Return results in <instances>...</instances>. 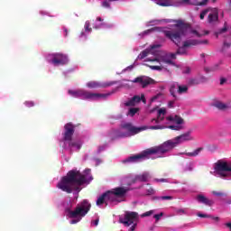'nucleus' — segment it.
Instances as JSON below:
<instances>
[{"instance_id":"c03bdc74","label":"nucleus","mask_w":231,"mask_h":231,"mask_svg":"<svg viewBox=\"0 0 231 231\" xmlns=\"http://www.w3.org/2000/svg\"><path fill=\"white\" fill-rule=\"evenodd\" d=\"M148 196H152V194H154V189L150 187L149 189L146 190Z\"/></svg>"},{"instance_id":"72a5a7b5","label":"nucleus","mask_w":231,"mask_h":231,"mask_svg":"<svg viewBox=\"0 0 231 231\" xmlns=\"http://www.w3.org/2000/svg\"><path fill=\"white\" fill-rule=\"evenodd\" d=\"M208 12H210V8L205 9L200 13V19L201 21H203V19H205V15H207V14H208Z\"/></svg>"},{"instance_id":"0e129e2a","label":"nucleus","mask_w":231,"mask_h":231,"mask_svg":"<svg viewBox=\"0 0 231 231\" xmlns=\"http://www.w3.org/2000/svg\"><path fill=\"white\" fill-rule=\"evenodd\" d=\"M185 73H190V69L187 68Z\"/></svg>"},{"instance_id":"f3484780","label":"nucleus","mask_w":231,"mask_h":231,"mask_svg":"<svg viewBox=\"0 0 231 231\" xmlns=\"http://www.w3.org/2000/svg\"><path fill=\"white\" fill-rule=\"evenodd\" d=\"M197 201L199 203H202V205H206V207H212V205H214V200L205 197L204 195H198Z\"/></svg>"},{"instance_id":"f8f14e48","label":"nucleus","mask_w":231,"mask_h":231,"mask_svg":"<svg viewBox=\"0 0 231 231\" xmlns=\"http://www.w3.org/2000/svg\"><path fill=\"white\" fill-rule=\"evenodd\" d=\"M134 84H140L142 88H145L147 86H151V84H154V79L146 77V76H139L132 80Z\"/></svg>"},{"instance_id":"a18cd8bd","label":"nucleus","mask_w":231,"mask_h":231,"mask_svg":"<svg viewBox=\"0 0 231 231\" xmlns=\"http://www.w3.org/2000/svg\"><path fill=\"white\" fill-rule=\"evenodd\" d=\"M166 120H167L168 122H174V120H175V116H169L166 117Z\"/></svg>"},{"instance_id":"9b49d317","label":"nucleus","mask_w":231,"mask_h":231,"mask_svg":"<svg viewBox=\"0 0 231 231\" xmlns=\"http://www.w3.org/2000/svg\"><path fill=\"white\" fill-rule=\"evenodd\" d=\"M129 136H134V134H131V132L127 131V133L121 132L120 130H111L108 133V138L113 142L115 140H118V138H127Z\"/></svg>"},{"instance_id":"dca6fc26","label":"nucleus","mask_w":231,"mask_h":231,"mask_svg":"<svg viewBox=\"0 0 231 231\" xmlns=\"http://www.w3.org/2000/svg\"><path fill=\"white\" fill-rule=\"evenodd\" d=\"M209 12L210 13L208 16V23H209V24H214L215 23H217V21H219V12L217 11V9H210Z\"/></svg>"},{"instance_id":"c756f323","label":"nucleus","mask_w":231,"mask_h":231,"mask_svg":"<svg viewBox=\"0 0 231 231\" xmlns=\"http://www.w3.org/2000/svg\"><path fill=\"white\" fill-rule=\"evenodd\" d=\"M212 194L217 198L226 197V193L223 191H212Z\"/></svg>"},{"instance_id":"5fc2aeb1","label":"nucleus","mask_w":231,"mask_h":231,"mask_svg":"<svg viewBox=\"0 0 231 231\" xmlns=\"http://www.w3.org/2000/svg\"><path fill=\"white\" fill-rule=\"evenodd\" d=\"M225 82H226V79L222 78V79H220V85L223 86V84H225Z\"/></svg>"},{"instance_id":"473e14b6","label":"nucleus","mask_w":231,"mask_h":231,"mask_svg":"<svg viewBox=\"0 0 231 231\" xmlns=\"http://www.w3.org/2000/svg\"><path fill=\"white\" fill-rule=\"evenodd\" d=\"M168 129H171L172 131H181L183 127H181V125H169Z\"/></svg>"},{"instance_id":"ea45409f","label":"nucleus","mask_w":231,"mask_h":231,"mask_svg":"<svg viewBox=\"0 0 231 231\" xmlns=\"http://www.w3.org/2000/svg\"><path fill=\"white\" fill-rule=\"evenodd\" d=\"M24 104L26 107H33V106H35V103H33V101H25Z\"/></svg>"},{"instance_id":"4c0bfd02","label":"nucleus","mask_w":231,"mask_h":231,"mask_svg":"<svg viewBox=\"0 0 231 231\" xmlns=\"http://www.w3.org/2000/svg\"><path fill=\"white\" fill-rule=\"evenodd\" d=\"M102 6H103V8H111V4H109V1L104 0L102 2Z\"/></svg>"},{"instance_id":"69168bd1","label":"nucleus","mask_w":231,"mask_h":231,"mask_svg":"<svg viewBox=\"0 0 231 231\" xmlns=\"http://www.w3.org/2000/svg\"><path fill=\"white\" fill-rule=\"evenodd\" d=\"M97 21L102 22V21H104V20L102 19V17H97Z\"/></svg>"},{"instance_id":"b1692460","label":"nucleus","mask_w":231,"mask_h":231,"mask_svg":"<svg viewBox=\"0 0 231 231\" xmlns=\"http://www.w3.org/2000/svg\"><path fill=\"white\" fill-rule=\"evenodd\" d=\"M203 151V148L199 147L197 150L190 152H185L184 154L186 156H189V157H196L199 154V152H201Z\"/></svg>"},{"instance_id":"2f4dec72","label":"nucleus","mask_w":231,"mask_h":231,"mask_svg":"<svg viewBox=\"0 0 231 231\" xmlns=\"http://www.w3.org/2000/svg\"><path fill=\"white\" fill-rule=\"evenodd\" d=\"M173 122H175L178 125H181V124H183V118H181L180 116H175Z\"/></svg>"},{"instance_id":"09e8293b","label":"nucleus","mask_w":231,"mask_h":231,"mask_svg":"<svg viewBox=\"0 0 231 231\" xmlns=\"http://www.w3.org/2000/svg\"><path fill=\"white\" fill-rule=\"evenodd\" d=\"M149 62H160V60L158 58L154 59H148Z\"/></svg>"},{"instance_id":"79ce46f5","label":"nucleus","mask_w":231,"mask_h":231,"mask_svg":"<svg viewBox=\"0 0 231 231\" xmlns=\"http://www.w3.org/2000/svg\"><path fill=\"white\" fill-rule=\"evenodd\" d=\"M163 217V213H160V214H156L153 216L154 219H156V221H160V219Z\"/></svg>"},{"instance_id":"ddd939ff","label":"nucleus","mask_w":231,"mask_h":231,"mask_svg":"<svg viewBox=\"0 0 231 231\" xmlns=\"http://www.w3.org/2000/svg\"><path fill=\"white\" fill-rule=\"evenodd\" d=\"M191 131L186 132L175 138H173V142H175V145H180V143H185V142H192L194 137L191 135Z\"/></svg>"},{"instance_id":"9d476101","label":"nucleus","mask_w":231,"mask_h":231,"mask_svg":"<svg viewBox=\"0 0 231 231\" xmlns=\"http://www.w3.org/2000/svg\"><path fill=\"white\" fill-rule=\"evenodd\" d=\"M51 62L53 66H66L68 62H69V59H68V55L60 52H55L51 55Z\"/></svg>"},{"instance_id":"bf43d9fd","label":"nucleus","mask_w":231,"mask_h":231,"mask_svg":"<svg viewBox=\"0 0 231 231\" xmlns=\"http://www.w3.org/2000/svg\"><path fill=\"white\" fill-rule=\"evenodd\" d=\"M104 149H106V146H99L98 152H101V151H104Z\"/></svg>"},{"instance_id":"f03ea898","label":"nucleus","mask_w":231,"mask_h":231,"mask_svg":"<svg viewBox=\"0 0 231 231\" xmlns=\"http://www.w3.org/2000/svg\"><path fill=\"white\" fill-rule=\"evenodd\" d=\"M174 147H177L174 139L168 140L160 145L148 148L139 154H135L123 160L122 163H138V162H142V160H145V158H149V156H152V154H158L159 158H162L163 154L171 152Z\"/></svg>"},{"instance_id":"4d7b16f0","label":"nucleus","mask_w":231,"mask_h":231,"mask_svg":"<svg viewBox=\"0 0 231 231\" xmlns=\"http://www.w3.org/2000/svg\"><path fill=\"white\" fill-rule=\"evenodd\" d=\"M98 223H99V219L98 218L94 220L95 226H98Z\"/></svg>"},{"instance_id":"1a4fd4ad","label":"nucleus","mask_w":231,"mask_h":231,"mask_svg":"<svg viewBox=\"0 0 231 231\" xmlns=\"http://www.w3.org/2000/svg\"><path fill=\"white\" fill-rule=\"evenodd\" d=\"M122 129H125V131H129L130 134H138V133H142V131H147V129H152V130H158V129H165L167 126L163 125H152V126H140L136 127L133 125L131 123H125L121 125Z\"/></svg>"},{"instance_id":"c85d7f7f","label":"nucleus","mask_w":231,"mask_h":231,"mask_svg":"<svg viewBox=\"0 0 231 231\" xmlns=\"http://www.w3.org/2000/svg\"><path fill=\"white\" fill-rule=\"evenodd\" d=\"M138 111H140V108H136V107H133V108H130L129 109V116H134L137 113H138Z\"/></svg>"},{"instance_id":"13d9d810","label":"nucleus","mask_w":231,"mask_h":231,"mask_svg":"<svg viewBox=\"0 0 231 231\" xmlns=\"http://www.w3.org/2000/svg\"><path fill=\"white\" fill-rule=\"evenodd\" d=\"M161 122H163V120H165V115H161L160 119Z\"/></svg>"},{"instance_id":"39448f33","label":"nucleus","mask_w":231,"mask_h":231,"mask_svg":"<svg viewBox=\"0 0 231 231\" xmlns=\"http://www.w3.org/2000/svg\"><path fill=\"white\" fill-rule=\"evenodd\" d=\"M91 210V203L87 199H84L81 203L78 204L74 210H69V217L70 220V225H77L82 221V217H86L88 212Z\"/></svg>"},{"instance_id":"338daca9","label":"nucleus","mask_w":231,"mask_h":231,"mask_svg":"<svg viewBox=\"0 0 231 231\" xmlns=\"http://www.w3.org/2000/svg\"><path fill=\"white\" fill-rule=\"evenodd\" d=\"M190 0H183V3L189 4Z\"/></svg>"},{"instance_id":"423d86ee","label":"nucleus","mask_w":231,"mask_h":231,"mask_svg":"<svg viewBox=\"0 0 231 231\" xmlns=\"http://www.w3.org/2000/svg\"><path fill=\"white\" fill-rule=\"evenodd\" d=\"M65 132L63 133V142H69V147L70 149H78L80 151L82 148L81 140H73V134H75V125L71 123H68L64 125Z\"/></svg>"},{"instance_id":"20e7f679","label":"nucleus","mask_w":231,"mask_h":231,"mask_svg":"<svg viewBox=\"0 0 231 231\" xmlns=\"http://www.w3.org/2000/svg\"><path fill=\"white\" fill-rule=\"evenodd\" d=\"M131 189L127 187H117L113 189L112 190H108L105 193H103L101 196L97 198V207H100V205H107V201H116V198H125L127 195V192H129Z\"/></svg>"},{"instance_id":"680f3d73","label":"nucleus","mask_w":231,"mask_h":231,"mask_svg":"<svg viewBox=\"0 0 231 231\" xmlns=\"http://www.w3.org/2000/svg\"><path fill=\"white\" fill-rule=\"evenodd\" d=\"M226 226H227V228H229L230 231H231V223H226Z\"/></svg>"},{"instance_id":"a19ab883","label":"nucleus","mask_w":231,"mask_h":231,"mask_svg":"<svg viewBox=\"0 0 231 231\" xmlns=\"http://www.w3.org/2000/svg\"><path fill=\"white\" fill-rule=\"evenodd\" d=\"M149 68L151 69H155L156 71H162V67H160V66L151 65V66H149Z\"/></svg>"},{"instance_id":"a211bd4d","label":"nucleus","mask_w":231,"mask_h":231,"mask_svg":"<svg viewBox=\"0 0 231 231\" xmlns=\"http://www.w3.org/2000/svg\"><path fill=\"white\" fill-rule=\"evenodd\" d=\"M160 46H161L160 44L152 45L151 50L146 49V50L141 51V53L138 55L137 59L139 60L145 59V57H147V55L152 53V50H156V48H160Z\"/></svg>"},{"instance_id":"e2e57ef3","label":"nucleus","mask_w":231,"mask_h":231,"mask_svg":"<svg viewBox=\"0 0 231 231\" xmlns=\"http://www.w3.org/2000/svg\"><path fill=\"white\" fill-rule=\"evenodd\" d=\"M157 99H158V95L152 98V102H154V100H157Z\"/></svg>"},{"instance_id":"8fccbe9b","label":"nucleus","mask_w":231,"mask_h":231,"mask_svg":"<svg viewBox=\"0 0 231 231\" xmlns=\"http://www.w3.org/2000/svg\"><path fill=\"white\" fill-rule=\"evenodd\" d=\"M163 62H165V64H172V60L170 59H164Z\"/></svg>"},{"instance_id":"cd10ccee","label":"nucleus","mask_w":231,"mask_h":231,"mask_svg":"<svg viewBox=\"0 0 231 231\" xmlns=\"http://www.w3.org/2000/svg\"><path fill=\"white\" fill-rule=\"evenodd\" d=\"M224 46L226 48H230V46H231V33L230 32L228 33L227 38L224 41Z\"/></svg>"},{"instance_id":"c9c22d12","label":"nucleus","mask_w":231,"mask_h":231,"mask_svg":"<svg viewBox=\"0 0 231 231\" xmlns=\"http://www.w3.org/2000/svg\"><path fill=\"white\" fill-rule=\"evenodd\" d=\"M191 41H195L196 46L199 45V44H208V40H204V41H199V40H191Z\"/></svg>"},{"instance_id":"0eeeda50","label":"nucleus","mask_w":231,"mask_h":231,"mask_svg":"<svg viewBox=\"0 0 231 231\" xmlns=\"http://www.w3.org/2000/svg\"><path fill=\"white\" fill-rule=\"evenodd\" d=\"M140 221V216L134 211H125L124 217H119V223L124 226H130L128 231H135Z\"/></svg>"},{"instance_id":"052dcab7","label":"nucleus","mask_w":231,"mask_h":231,"mask_svg":"<svg viewBox=\"0 0 231 231\" xmlns=\"http://www.w3.org/2000/svg\"><path fill=\"white\" fill-rule=\"evenodd\" d=\"M158 181L164 183V182H167V179H159Z\"/></svg>"},{"instance_id":"e433bc0d","label":"nucleus","mask_w":231,"mask_h":231,"mask_svg":"<svg viewBox=\"0 0 231 231\" xmlns=\"http://www.w3.org/2000/svg\"><path fill=\"white\" fill-rule=\"evenodd\" d=\"M91 23H89V21H87L86 23H85V31L86 32H91Z\"/></svg>"},{"instance_id":"603ef678","label":"nucleus","mask_w":231,"mask_h":231,"mask_svg":"<svg viewBox=\"0 0 231 231\" xmlns=\"http://www.w3.org/2000/svg\"><path fill=\"white\" fill-rule=\"evenodd\" d=\"M168 106L171 107V108L174 107V101H170L168 103Z\"/></svg>"},{"instance_id":"4468645a","label":"nucleus","mask_w":231,"mask_h":231,"mask_svg":"<svg viewBox=\"0 0 231 231\" xmlns=\"http://www.w3.org/2000/svg\"><path fill=\"white\" fill-rule=\"evenodd\" d=\"M198 44V42L193 41V40H187L183 42V44L181 47L180 45H177L179 48L176 51L177 55H187V49L186 48H190V46H196Z\"/></svg>"},{"instance_id":"37998d69","label":"nucleus","mask_w":231,"mask_h":231,"mask_svg":"<svg viewBox=\"0 0 231 231\" xmlns=\"http://www.w3.org/2000/svg\"><path fill=\"white\" fill-rule=\"evenodd\" d=\"M172 196H162V197H158L157 199H172Z\"/></svg>"},{"instance_id":"58836bf2","label":"nucleus","mask_w":231,"mask_h":231,"mask_svg":"<svg viewBox=\"0 0 231 231\" xmlns=\"http://www.w3.org/2000/svg\"><path fill=\"white\" fill-rule=\"evenodd\" d=\"M154 211L150 210L141 215V217H149V216H152Z\"/></svg>"},{"instance_id":"6ab92c4d","label":"nucleus","mask_w":231,"mask_h":231,"mask_svg":"<svg viewBox=\"0 0 231 231\" xmlns=\"http://www.w3.org/2000/svg\"><path fill=\"white\" fill-rule=\"evenodd\" d=\"M166 114H167V110L165 108H160L158 110L157 118L152 119V122H155V124H162V121L160 120V116H162V115H166Z\"/></svg>"},{"instance_id":"f704fd0d","label":"nucleus","mask_w":231,"mask_h":231,"mask_svg":"<svg viewBox=\"0 0 231 231\" xmlns=\"http://www.w3.org/2000/svg\"><path fill=\"white\" fill-rule=\"evenodd\" d=\"M125 106L126 107H131V106H136V105L134 104V101L133 100V98H131V99H129L128 101H126V102L125 103Z\"/></svg>"},{"instance_id":"5701e85b","label":"nucleus","mask_w":231,"mask_h":231,"mask_svg":"<svg viewBox=\"0 0 231 231\" xmlns=\"http://www.w3.org/2000/svg\"><path fill=\"white\" fill-rule=\"evenodd\" d=\"M214 106L217 107V109H219L220 111H225L226 109H228V106H226V104L219 101L215 103Z\"/></svg>"},{"instance_id":"3c124183","label":"nucleus","mask_w":231,"mask_h":231,"mask_svg":"<svg viewBox=\"0 0 231 231\" xmlns=\"http://www.w3.org/2000/svg\"><path fill=\"white\" fill-rule=\"evenodd\" d=\"M134 69V65H130V66H128L126 69H125V70L126 71H131L132 69Z\"/></svg>"},{"instance_id":"7c9ffc66","label":"nucleus","mask_w":231,"mask_h":231,"mask_svg":"<svg viewBox=\"0 0 231 231\" xmlns=\"http://www.w3.org/2000/svg\"><path fill=\"white\" fill-rule=\"evenodd\" d=\"M208 3V0H201L196 3H192V5H195L196 6H205Z\"/></svg>"},{"instance_id":"de8ad7c7","label":"nucleus","mask_w":231,"mask_h":231,"mask_svg":"<svg viewBox=\"0 0 231 231\" xmlns=\"http://www.w3.org/2000/svg\"><path fill=\"white\" fill-rule=\"evenodd\" d=\"M198 217H210V215L199 213V214H198Z\"/></svg>"},{"instance_id":"49530a36","label":"nucleus","mask_w":231,"mask_h":231,"mask_svg":"<svg viewBox=\"0 0 231 231\" xmlns=\"http://www.w3.org/2000/svg\"><path fill=\"white\" fill-rule=\"evenodd\" d=\"M176 212L179 214V216H182V214H185V209H177Z\"/></svg>"},{"instance_id":"6e6d98bb","label":"nucleus","mask_w":231,"mask_h":231,"mask_svg":"<svg viewBox=\"0 0 231 231\" xmlns=\"http://www.w3.org/2000/svg\"><path fill=\"white\" fill-rule=\"evenodd\" d=\"M178 54L175 52V53H171L170 54V57H171V59H176V56H177Z\"/></svg>"},{"instance_id":"aec40b11","label":"nucleus","mask_w":231,"mask_h":231,"mask_svg":"<svg viewBox=\"0 0 231 231\" xmlns=\"http://www.w3.org/2000/svg\"><path fill=\"white\" fill-rule=\"evenodd\" d=\"M132 100L134 102V104H140V102H143V104H145L146 100H145V96L143 94L140 96H134L132 97Z\"/></svg>"},{"instance_id":"a878e982","label":"nucleus","mask_w":231,"mask_h":231,"mask_svg":"<svg viewBox=\"0 0 231 231\" xmlns=\"http://www.w3.org/2000/svg\"><path fill=\"white\" fill-rule=\"evenodd\" d=\"M155 3L159 5V6H171L170 0H155Z\"/></svg>"},{"instance_id":"7ed1b4c3","label":"nucleus","mask_w":231,"mask_h":231,"mask_svg":"<svg viewBox=\"0 0 231 231\" xmlns=\"http://www.w3.org/2000/svg\"><path fill=\"white\" fill-rule=\"evenodd\" d=\"M174 23H177L175 24V28L173 30H164L162 31L164 36L166 39H169L171 41V42H174L176 46H180V43L181 42V37H187L189 33H193L197 37H201V34L198 32L196 30H192L190 28V24L185 23L182 20H175Z\"/></svg>"},{"instance_id":"f257e3e1","label":"nucleus","mask_w":231,"mask_h":231,"mask_svg":"<svg viewBox=\"0 0 231 231\" xmlns=\"http://www.w3.org/2000/svg\"><path fill=\"white\" fill-rule=\"evenodd\" d=\"M86 183H88V177L79 171L72 170L61 178L57 187L67 194H71L72 192L79 194L82 190V185H86Z\"/></svg>"},{"instance_id":"864d4df0","label":"nucleus","mask_w":231,"mask_h":231,"mask_svg":"<svg viewBox=\"0 0 231 231\" xmlns=\"http://www.w3.org/2000/svg\"><path fill=\"white\" fill-rule=\"evenodd\" d=\"M211 219H213L214 221H219V217H213L210 215L209 217Z\"/></svg>"},{"instance_id":"774afa93","label":"nucleus","mask_w":231,"mask_h":231,"mask_svg":"<svg viewBox=\"0 0 231 231\" xmlns=\"http://www.w3.org/2000/svg\"><path fill=\"white\" fill-rule=\"evenodd\" d=\"M65 35H68V29H64Z\"/></svg>"},{"instance_id":"6e6552de","label":"nucleus","mask_w":231,"mask_h":231,"mask_svg":"<svg viewBox=\"0 0 231 231\" xmlns=\"http://www.w3.org/2000/svg\"><path fill=\"white\" fill-rule=\"evenodd\" d=\"M69 94L74 98H81L82 100H99V98H107L111 94L91 93L86 90H69Z\"/></svg>"},{"instance_id":"2eb2a0df","label":"nucleus","mask_w":231,"mask_h":231,"mask_svg":"<svg viewBox=\"0 0 231 231\" xmlns=\"http://www.w3.org/2000/svg\"><path fill=\"white\" fill-rule=\"evenodd\" d=\"M115 84H116V81H107L102 84L97 81H89L87 83V87L90 89H97V88H111V86H115Z\"/></svg>"},{"instance_id":"bb28decb","label":"nucleus","mask_w":231,"mask_h":231,"mask_svg":"<svg viewBox=\"0 0 231 231\" xmlns=\"http://www.w3.org/2000/svg\"><path fill=\"white\" fill-rule=\"evenodd\" d=\"M178 87V93L179 95H183V93H187V91H189V87L187 86H177Z\"/></svg>"},{"instance_id":"4be33fe9","label":"nucleus","mask_w":231,"mask_h":231,"mask_svg":"<svg viewBox=\"0 0 231 231\" xmlns=\"http://www.w3.org/2000/svg\"><path fill=\"white\" fill-rule=\"evenodd\" d=\"M137 181H141V182L149 181V173L144 172L143 174L137 175Z\"/></svg>"},{"instance_id":"393cba45","label":"nucleus","mask_w":231,"mask_h":231,"mask_svg":"<svg viewBox=\"0 0 231 231\" xmlns=\"http://www.w3.org/2000/svg\"><path fill=\"white\" fill-rule=\"evenodd\" d=\"M178 86H179L178 84L173 83L170 87V93L171 97H173L174 98H176V89H178Z\"/></svg>"},{"instance_id":"412c9836","label":"nucleus","mask_w":231,"mask_h":231,"mask_svg":"<svg viewBox=\"0 0 231 231\" xmlns=\"http://www.w3.org/2000/svg\"><path fill=\"white\" fill-rule=\"evenodd\" d=\"M228 32V27L226 26V23H225L224 27L219 29L217 32H215L216 37H219V35H224Z\"/></svg>"}]
</instances>
